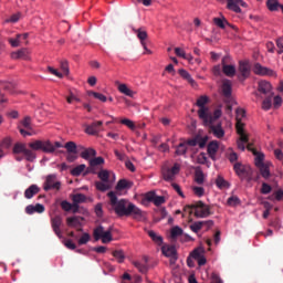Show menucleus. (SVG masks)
<instances>
[{"label":"nucleus","mask_w":283,"mask_h":283,"mask_svg":"<svg viewBox=\"0 0 283 283\" xmlns=\"http://www.w3.org/2000/svg\"><path fill=\"white\" fill-rule=\"evenodd\" d=\"M211 283H223V282H222V279H220V275L212 273Z\"/></svg>","instance_id":"64"},{"label":"nucleus","mask_w":283,"mask_h":283,"mask_svg":"<svg viewBox=\"0 0 283 283\" xmlns=\"http://www.w3.org/2000/svg\"><path fill=\"white\" fill-rule=\"evenodd\" d=\"M64 148L66 149L67 154H78V150H76V143L74 142H67L64 145Z\"/></svg>","instance_id":"41"},{"label":"nucleus","mask_w":283,"mask_h":283,"mask_svg":"<svg viewBox=\"0 0 283 283\" xmlns=\"http://www.w3.org/2000/svg\"><path fill=\"white\" fill-rule=\"evenodd\" d=\"M86 167L87 166H85V164H81V165L76 166L75 168H73L71 170V176H75V177L81 176V174H83L85 171Z\"/></svg>","instance_id":"39"},{"label":"nucleus","mask_w":283,"mask_h":283,"mask_svg":"<svg viewBox=\"0 0 283 283\" xmlns=\"http://www.w3.org/2000/svg\"><path fill=\"white\" fill-rule=\"evenodd\" d=\"M178 72H179V76H181V78H185V81H188V83H190V85H192V87H195L196 81L192 80L191 74H189V72H187V70L180 69Z\"/></svg>","instance_id":"31"},{"label":"nucleus","mask_w":283,"mask_h":283,"mask_svg":"<svg viewBox=\"0 0 283 283\" xmlns=\"http://www.w3.org/2000/svg\"><path fill=\"white\" fill-rule=\"evenodd\" d=\"M63 224V217L62 216H55L53 218H51V227L55 233V235H57V238H63V232L61 231V226Z\"/></svg>","instance_id":"10"},{"label":"nucleus","mask_w":283,"mask_h":283,"mask_svg":"<svg viewBox=\"0 0 283 283\" xmlns=\"http://www.w3.org/2000/svg\"><path fill=\"white\" fill-rule=\"evenodd\" d=\"M276 48L279 49V54H283V39L280 38L276 40Z\"/></svg>","instance_id":"63"},{"label":"nucleus","mask_w":283,"mask_h":283,"mask_svg":"<svg viewBox=\"0 0 283 283\" xmlns=\"http://www.w3.org/2000/svg\"><path fill=\"white\" fill-rule=\"evenodd\" d=\"M92 156H96V150L94 148H86L81 153V158L84 160H90Z\"/></svg>","instance_id":"35"},{"label":"nucleus","mask_w":283,"mask_h":283,"mask_svg":"<svg viewBox=\"0 0 283 283\" xmlns=\"http://www.w3.org/2000/svg\"><path fill=\"white\" fill-rule=\"evenodd\" d=\"M122 125L128 127V129H136V125L132 122V119L124 118L120 120Z\"/></svg>","instance_id":"59"},{"label":"nucleus","mask_w":283,"mask_h":283,"mask_svg":"<svg viewBox=\"0 0 283 283\" xmlns=\"http://www.w3.org/2000/svg\"><path fill=\"white\" fill-rule=\"evenodd\" d=\"M103 125V122H93L91 125H88L85 129L86 134H90V136H96L101 132V127Z\"/></svg>","instance_id":"23"},{"label":"nucleus","mask_w":283,"mask_h":283,"mask_svg":"<svg viewBox=\"0 0 283 283\" xmlns=\"http://www.w3.org/2000/svg\"><path fill=\"white\" fill-rule=\"evenodd\" d=\"M101 165H105V159L103 157L90 159V167L86 169V174H96V167Z\"/></svg>","instance_id":"17"},{"label":"nucleus","mask_w":283,"mask_h":283,"mask_svg":"<svg viewBox=\"0 0 283 283\" xmlns=\"http://www.w3.org/2000/svg\"><path fill=\"white\" fill-rule=\"evenodd\" d=\"M11 57L14 60L22 59V61H28L30 59V50L23 48L13 53H11Z\"/></svg>","instance_id":"22"},{"label":"nucleus","mask_w":283,"mask_h":283,"mask_svg":"<svg viewBox=\"0 0 283 283\" xmlns=\"http://www.w3.org/2000/svg\"><path fill=\"white\" fill-rule=\"evenodd\" d=\"M208 115L210 116V122H205L203 120V125H211V124L216 123V120H218V118H220V116H222V109L221 108H216L213 114H211L208 111Z\"/></svg>","instance_id":"26"},{"label":"nucleus","mask_w":283,"mask_h":283,"mask_svg":"<svg viewBox=\"0 0 283 283\" xmlns=\"http://www.w3.org/2000/svg\"><path fill=\"white\" fill-rule=\"evenodd\" d=\"M108 201V210L113 211L118 218H127V213L129 212V207H132V201L128 199H118V195L116 191L107 192Z\"/></svg>","instance_id":"1"},{"label":"nucleus","mask_w":283,"mask_h":283,"mask_svg":"<svg viewBox=\"0 0 283 283\" xmlns=\"http://www.w3.org/2000/svg\"><path fill=\"white\" fill-rule=\"evenodd\" d=\"M258 92L264 96H273V86L271 85V82L260 81Z\"/></svg>","instance_id":"13"},{"label":"nucleus","mask_w":283,"mask_h":283,"mask_svg":"<svg viewBox=\"0 0 283 283\" xmlns=\"http://www.w3.org/2000/svg\"><path fill=\"white\" fill-rule=\"evenodd\" d=\"M21 125L25 128V129H32V118H30V116L24 117V119H22Z\"/></svg>","instance_id":"56"},{"label":"nucleus","mask_w":283,"mask_h":283,"mask_svg":"<svg viewBox=\"0 0 283 283\" xmlns=\"http://www.w3.org/2000/svg\"><path fill=\"white\" fill-rule=\"evenodd\" d=\"M30 149L33 151H44V154H54V145L50 140H34L29 144Z\"/></svg>","instance_id":"6"},{"label":"nucleus","mask_w":283,"mask_h":283,"mask_svg":"<svg viewBox=\"0 0 283 283\" xmlns=\"http://www.w3.org/2000/svg\"><path fill=\"white\" fill-rule=\"evenodd\" d=\"M161 251L166 258H170L171 264H175V262L178 260V252L176 251V247H164Z\"/></svg>","instance_id":"16"},{"label":"nucleus","mask_w":283,"mask_h":283,"mask_svg":"<svg viewBox=\"0 0 283 283\" xmlns=\"http://www.w3.org/2000/svg\"><path fill=\"white\" fill-rule=\"evenodd\" d=\"M237 133L239 134L240 138L237 142L238 149L244 151V143H249V135L244 133V124L240 120V118H244L247 116V112L242 108H237Z\"/></svg>","instance_id":"2"},{"label":"nucleus","mask_w":283,"mask_h":283,"mask_svg":"<svg viewBox=\"0 0 283 283\" xmlns=\"http://www.w3.org/2000/svg\"><path fill=\"white\" fill-rule=\"evenodd\" d=\"M118 92L124 94L125 96H129V98H134V91L127 87V84H119Z\"/></svg>","instance_id":"32"},{"label":"nucleus","mask_w":283,"mask_h":283,"mask_svg":"<svg viewBox=\"0 0 283 283\" xmlns=\"http://www.w3.org/2000/svg\"><path fill=\"white\" fill-rule=\"evenodd\" d=\"M133 182L126 179H120L116 185V191H123V189H132Z\"/></svg>","instance_id":"29"},{"label":"nucleus","mask_w":283,"mask_h":283,"mask_svg":"<svg viewBox=\"0 0 283 283\" xmlns=\"http://www.w3.org/2000/svg\"><path fill=\"white\" fill-rule=\"evenodd\" d=\"M273 105V95L265 96L264 101L262 102V109L269 112Z\"/></svg>","instance_id":"36"},{"label":"nucleus","mask_w":283,"mask_h":283,"mask_svg":"<svg viewBox=\"0 0 283 283\" xmlns=\"http://www.w3.org/2000/svg\"><path fill=\"white\" fill-rule=\"evenodd\" d=\"M155 207H160V205H165V198L163 196H155V200L153 201Z\"/></svg>","instance_id":"62"},{"label":"nucleus","mask_w":283,"mask_h":283,"mask_svg":"<svg viewBox=\"0 0 283 283\" xmlns=\"http://www.w3.org/2000/svg\"><path fill=\"white\" fill-rule=\"evenodd\" d=\"M239 72H240V78L245 81V78H249V76H251V64H249L248 61H240Z\"/></svg>","instance_id":"14"},{"label":"nucleus","mask_w":283,"mask_h":283,"mask_svg":"<svg viewBox=\"0 0 283 283\" xmlns=\"http://www.w3.org/2000/svg\"><path fill=\"white\" fill-rule=\"evenodd\" d=\"M190 255L198 262L199 266H205L207 264V258L200 253V250H193Z\"/></svg>","instance_id":"24"},{"label":"nucleus","mask_w":283,"mask_h":283,"mask_svg":"<svg viewBox=\"0 0 283 283\" xmlns=\"http://www.w3.org/2000/svg\"><path fill=\"white\" fill-rule=\"evenodd\" d=\"M28 147L23 143H15L13 146V154H24Z\"/></svg>","instance_id":"44"},{"label":"nucleus","mask_w":283,"mask_h":283,"mask_svg":"<svg viewBox=\"0 0 283 283\" xmlns=\"http://www.w3.org/2000/svg\"><path fill=\"white\" fill-rule=\"evenodd\" d=\"M216 185L219 189H229V181L224 180L222 176L217 178Z\"/></svg>","instance_id":"40"},{"label":"nucleus","mask_w":283,"mask_h":283,"mask_svg":"<svg viewBox=\"0 0 283 283\" xmlns=\"http://www.w3.org/2000/svg\"><path fill=\"white\" fill-rule=\"evenodd\" d=\"M219 149H220V144L218 143V140H212L208 144L207 151L211 160H216V154H218Z\"/></svg>","instance_id":"20"},{"label":"nucleus","mask_w":283,"mask_h":283,"mask_svg":"<svg viewBox=\"0 0 283 283\" xmlns=\"http://www.w3.org/2000/svg\"><path fill=\"white\" fill-rule=\"evenodd\" d=\"M148 235L154 242H157V244H163V237L156 234L154 230H149Z\"/></svg>","instance_id":"50"},{"label":"nucleus","mask_w":283,"mask_h":283,"mask_svg":"<svg viewBox=\"0 0 283 283\" xmlns=\"http://www.w3.org/2000/svg\"><path fill=\"white\" fill-rule=\"evenodd\" d=\"M227 61H229L228 56H224L221 61L222 72L226 76H229V78H233V76H235V65L227 64Z\"/></svg>","instance_id":"15"},{"label":"nucleus","mask_w":283,"mask_h":283,"mask_svg":"<svg viewBox=\"0 0 283 283\" xmlns=\"http://www.w3.org/2000/svg\"><path fill=\"white\" fill-rule=\"evenodd\" d=\"M271 191H273V188L271 187V185L263 182L261 187V193H263V196H266L271 193Z\"/></svg>","instance_id":"55"},{"label":"nucleus","mask_w":283,"mask_h":283,"mask_svg":"<svg viewBox=\"0 0 283 283\" xmlns=\"http://www.w3.org/2000/svg\"><path fill=\"white\" fill-rule=\"evenodd\" d=\"M132 30L134 32V34H136L137 39L140 42V45H145V42L148 39V34H147V30H145V27H140L139 29H136L134 27H132Z\"/></svg>","instance_id":"19"},{"label":"nucleus","mask_w":283,"mask_h":283,"mask_svg":"<svg viewBox=\"0 0 283 283\" xmlns=\"http://www.w3.org/2000/svg\"><path fill=\"white\" fill-rule=\"evenodd\" d=\"M60 205L63 211H72V203H70V201L63 200Z\"/></svg>","instance_id":"61"},{"label":"nucleus","mask_w":283,"mask_h":283,"mask_svg":"<svg viewBox=\"0 0 283 283\" xmlns=\"http://www.w3.org/2000/svg\"><path fill=\"white\" fill-rule=\"evenodd\" d=\"M126 218H133L136 222H147V212L143 211L136 205L130 203Z\"/></svg>","instance_id":"5"},{"label":"nucleus","mask_w":283,"mask_h":283,"mask_svg":"<svg viewBox=\"0 0 283 283\" xmlns=\"http://www.w3.org/2000/svg\"><path fill=\"white\" fill-rule=\"evenodd\" d=\"M221 92H222V96H224V98H231V82L227 81L223 82L222 86H221Z\"/></svg>","instance_id":"28"},{"label":"nucleus","mask_w":283,"mask_h":283,"mask_svg":"<svg viewBox=\"0 0 283 283\" xmlns=\"http://www.w3.org/2000/svg\"><path fill=\"white\" fill-rule=\"evenodd\" d=\"M178 174H180V164H178V163L174 164V167H171V168H169L167 166H164L161 168L163 178L167 182L174 180L176 178V176H178Z\"/></svg>","instance_id":"7"},{"label":"nucleus","mask_w":283,"mask_h":283,"mask_svg":"<svg viewBox=\"0 0 283 283\" xmlns=\"http://www.w3.org/2000/svg\"><path fill=\"white\" fill-rule=\"evenodd\" d=\"M155 199H156V192L154 191H149L144 196V200H146L147 202H154Z\"/></svg>","instance_id":"60"},{"label":"nucleus","mask_w":283,"mask_h":283,"mask_svg":"<svg viewBox=\"0 0 283 283\" xmlns=\"http://www.w3.org/2000/svg\"><path fill=\"white\" fill-rule=\"evenodd\" d=\"M189 229L193 232V233H199L203 227H202V221H196L192 224L189 226Z\"/></svg>","instance_id":"47"},{"label":"nucleus","mask_w":283,"mask_h":283,"mask_svg":"<svg viewBox=\"0 0 283 283\" xmlns=\"http://www.w3.org/2000/svg\"><path fill=\"white\" fill-rule=\"evenodd\" d=\"M113 258H115V260H117V262L119 264H123V262H125V252H123V250H115L112 252Z\"/></svg>","instance_id":"38"},{"label":"nucleus","mask_w":283,"mask_h":283,"mask_svg":"<svg viewBox=\"0 0 283 283\" xmlns=\"http://www.w3.org/2000/svg\"><path fill=\"white\" fill-rule=\"evenodd\" d=\"M254 156H256L254 159L255 167L260 168V167L266 165V163H264V154L255 153Z\"/></svg>","instance_id":"42"},{"label":"nucleus","mask_w":283,"mask_h":283,"mask_svg":"<svg viewBox=\"0 0 283 283\" xmlns=\"http://www.w3.org/2000/svg\"><path fill=\"white\" fill-rule=\"evenodd\" d=\"M241 8H247V2L244 0H227V8L228 10H232V12H235L237 14H240L242 12Z\"/></svg>","instance_id":"11"},{"label":"nucleus","mask_w":283,"mask_h":283,"mask_svg":"<svg viewBox=\"0 0 283 283\" xmlns=\"http://www.w3.org/2000/svg\"><path fill=\"white\" fill-rule=\"evenodd\" d=\"M233 169L238 176H244L248 174L247 166L242 165L241 163L234 164Z\"/></svg>","instance_id":"34"},{"label":"nucleus","mask_w":283,"mask_h":283,"mask_svg":"<svg viewBox=\"0 0 283 283\" xmlns=\"http://www.w3.org/2000/svg\"><path fill=\"white\" fill-rule=\"evenodd\" d=\"M43 189L44 191L61 190V181L56 180V175L46 176Z\"/></svg>","instance_id":"8"},{"label":"nucleus","mask_w":283,"mask_h":283,"mask_svg":"<svg viewBox=\"0 0 283 283\" xmlns=\"http://www.w3.org/2000/svg\"><path fill=\"white\" fill-rule=\"evenodd\" d=\"M134 266L139 271V273H147V258H145V263H140L139 261L133 262Z\"/></svg>","instance_id":"37"},{"label":"nucleus","mask_w":283,"mask_h":283,"mask_svg":"<svg viewBox=\"0 0 283 283\" xmlns=\"http://www.w3.org/2000/svg\"><path fill=\"white\" fill-rule=\"evenodd\" d=\"M195 181L197 185H203L205 184V172H202V169L197 168L195 170Z\"/></svg>","instance_id":"33"},{"label":"nucleus","mask_w":283,"mask_h":283,"mask_svg":"<svg viewBox=\"0 0 283 283\" xmlns=\"http://www.w3.org/2000/svg\"><path fill=\"white\" fill-rule=\"evenodd\" d=\"M185 154H187V143H180L177 146L176 155L177 156H185Z\"/></svg>","instance_id":"49"},{"label":"nucleus","mask_w":283,"mask_h":283,"mask_svg":"<svg viewBox=\"0 0 283 283\" xmlns=\"http://www.w3.org/2000/svg\"><path fill=\"white\" fill-rule=\"evenodd\" d=\"M206 127H209V133L213 134L216 138H224V129L222 128V124H205Z\"/></svg>","instance_id":"12"},{"label":"nucleus","mask_w":283,"mask_h":283,"mask_svg":"<svg viewBox=\"0 0 283 283\" xmlns=\"http://www.w3.org/2000/svg\"><path fill=\"white\" fill-rule=\"evenodd\" d=\"M72 200H73V203L81 205V203L85 202V200H87V198L83 193H76V195L72 196Z\"/></svg>","instance_id":"45"},{"label":"nucleus","mask_w":283,"mask_h":283,"mask_svg":"<svg viewBox=\"0 0 283 283\" xmlns=\"http://www.w3.org/2000/svg\"><path fill=\"white\" fill-rule=\"evenodd\" d=\"M88 96H94L97 101L102 103H107V96L103 95L102 93H96L94 91L88 92Z\"/></svg>","instance_id":"48"},{"label":"nucleus","mask_w":283,"mask_h":283,"mask_svg":"<svg viewBox=\"0 0 283 283\" xmlns=\"http://www.w3.org/2000/svg\"><path fill=\"white\" fill-rule=\"evenodd\" d=\"M212 21L214 25H217V28H220L221 30H224V28L229 25V21L227 20V18H224V15H222L221 18H213Z\"/></svg>","instance_id":"30"},{"label":"nucleus","mask_w":283,"mask_h":283,"mask_svg":"<svg viewBox=\"0 0 283 283\" xmlns=\"http://www.w3.org/2000/svg\"><path fill=\"white\" fill-rule=\"evenodd\" d=\"M82 220H85V218L80 216L69 217L66 218V224L72 229H78V227H83V223H81Z\"/></svg>","instance_id":"21"},{"label":"nucleus","mask_w":283,"mask_h":283,"mask_svg":"<svg viewBox=\"0 0 283 283\" xmlns=\"http://www.w3.org/2000/svg\"><path fill=\"white\" fill-rule=\"evenodd\" d=\"M209 103V97L207 95H201L197 102L196 105L199 107L198 116L201 120H205L206 123L211 122V116H209V107L205 106Z\"/></svg>","instance_id":"4"},{"label":"nucleus","mask_w":283,"mask_h":283,"mask_svg":"<svg viewBox=\"0 0 283 283\" xmlns=\"http://www.w3.org/2000/svg\"><path fill=\"white\" fill-rule=\"evenodd\" d=\"M95 187L98 191H107V189H109V185L105 184L104 181H97Z\"/></svg>","instance_id":"57"},{"label":"nucleus","mask_w":283,"mask_h":283,"mask_svg":"<svg viewBox=\"0 0 283 283\" xmlns=\"http://www.w3.org/2000/svg\"><path fill=\"white\" fill-rule=\"evenodd\" d=\"M112 231H114V228L109 227L107 230L103 226H98L93 231V237L96 242L98 240H102L103 244H109L112 240H114V237H112Z\"/></svg>","instance_id":"3"},{"label":"nucleus","mask_w":283,"mask_h":283,"mask_svg":"<svg viewBox=\"0 0 283 283\" xmlns=\"http://www.w3.org/2000/svg\"><path fill=\"white\" fill-rule=\"evenodd\" d=\"M9 43L11 48H19L21 45V34H17L15 39L10 38Z\"/></svg>","instance_id":"52"},{"label":"nucleus","mask_w":283,"mask_h":283,"mask_svg":"<svg viewBox=\"0 0 283 283\" xmlns=\"http://www.w3.org/2000/svg\"><path fill=\"white\" fill-rule=\"evenodd\" d=\"M23 156L29 163H34V160H36V154H34V151H32L31 149L27 148L23 153Z\"/></svg>","instance_id":"43"},{"label":"nucleus","mask_w":283,"mask_h":283,"mask_svg":"<svg viewBox=\"0 0 283 283\" xmlns=\"http://www.w3.org/2000/svg\"><path fill=\"white\" fill-rule=\"evenodd\" d=\"M60 67L63 72V74H65V75L70 74V63L67 62V60H62L60 62Z\"/></svg>","instance_id":"53"},{"label":"nucleus","mask_w":283,"mask_h":283,"mask_svg":"<svg viewBox=\"0 0 283 283\" xmlns=\"http://www.w3.org/2000/svg\"><path fill=\"white\" fill-rule=\"evenodd\" d=\"M180 235H182V230L180 227H174L171 230H170V238L172 240H176L177 238H180Z\"/></svg>","instance_id":"46"},{"label":"nucleus","mask_w":283,"mask_h":283,"mask_svg":"<svg viewBox=\"0 0 283 283\" xmlns=\"http://www.w3.org/2000/svg\"><path fill=\"white\" fill-rule=\"evenodd\" d=\"M91 240L90 233L85 232L82 234V237L78 240V244H87Z\"/></svg>","instance_id":"58"},{"label":"nucleus","mask_w":283,"mask_h":283,"mask_svg":"<svg viewBox=\"0 0 283 283\" xmlns=\"http://www.w3.org/2000/svg\"><path fill=\"white\" fill-rule=\"evenodd\" d=\"M98 178L102 180V182H109V171L101 170L98 172Z\"/></svg>","instance_id":"54"},{"label":"nucleus","mask_w":283,"mask_h":283,"mask_svg":"<svg viewBox=\"0 0 283 283\" xmlns=\"http://www.w3.org/2000/svg\"><path fill=\"white\" fill-rule=\"evenodd\" d=\"M195 216L196 218H209L211 216V208L202 201L195 202Z\"/></svg>","instance_id":"9"},{"label":"nucleus","mask_w":283,"mask_h":283,"mask_svg":"<svg viewBox=\"0 0 283 283\" xmlns=\"http://www.w3.org/2000/svg\"><path fill=\"white\" fill-rule=\"evenodd\" d=\"M227 205L229 207H238V205H240V198H238L237 196H231L230 198H228Z\"/></svg>","instance_id":"51"},{"label":"nucleus","mask_w":283,"mask_h":283,"mask_svg":"<svg viewBox=\"0 0 283 283\" xmlns=\"http://www.w3.org/2000/svg\"><path fill=\"white\" fill-rule=\"evenodd\" d=\"M253 72L259 76H273V70L262 66L260 63L254 64Z\"/></svg>","instance_id":"18"},{"label":"nucleus","mask_w":283,"mask_h":283,"mask_svg":"<svg viewBox=\"0 0 283 283\" xmlns=\"http://www.w3.org/2000/svg\"><path fill=\"white\" fill-rule=\"evenodd\" d=\"M39 191H41V188H39V186H36V185H31V186L24 191V198H27V200H31V198H34V196H36V193H39Z\"/></svg>","instance_id":"25"},{"label":"nucleus","mask_w":283,"mask_h":283,"mask_svg":"<svg viewBox=\"0 0 283 283\" xmlns=\"http://www.w3.org/2000/svg\"><path fill=\"white\" fill-rule=\"evenodd\" d=\"M271 167V163H266L263 166L259 167V171L262 176V178H264L265 180H269V178H271V170L269 169Z\"/></svg>","instance_id":"27"}]
</instances>
